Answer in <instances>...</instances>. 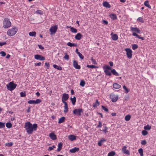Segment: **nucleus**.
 Wrapping results in <instances>:
<instances>
[{
	"instance_id": "nucleus-1",
	"label": "nucleus",
	"mask_w": 156,
	"mask_h": 156,
	"mask_svg": "<svg viewBox=\"0 0 156 156\" xmlns=\"http://www.w3.org/2000/svg\"><path fill=\"white\" fill-rule=\"evenodd\" d=\"M27 133L29 134L32 133L33 131H36L37 127V124H34L32 125L30 122L25 123V127Z\"/></svg>"
},
{
	"instance_id": "nucleus-2",
	"label": "nucleus",
	"mask_w": 156,
	"mask_h": 156,
	"mask_svg": "<svg viewBox=\"0 0 156 156\" xmlns=\"http://www.w3.org/2000/svg\"><path fill=\"white\" fill-rule=\"evenodd\" d=\"M17 31L18 29L16 27H13L7 31V34L10 36H13L15 34Z\"/></svg>"
},
{
	"instance_id": "nucleus-3",
	"label": "nucleus",
	"mask_w": 156,
	"mask_h": 156,
	"mask_svg": "<svg viewBox=\"0 0 156 156\" xmlns=\"http://www.w3.org/2000/svg\"><path fill=\"white\" fill-rule=\"evenodd\" d=\"M3 27L5 28H7L11 26V23L9 19L7 18H5L3 21Z\"/></svg>"
},
{
	"instance_id": "nucleus-4",
	"label": "nucleus",
	"mask_w": 156,
	"mask_h": 156,
	"mask_svg": "<svg viewBox=\"0 0 156 156\" xmlns=\"http://www.w3.org/2000/svg\"><path fill=\"white\" fill-rule=\"evenodd\" d=\"M17 86V84L14 83L12 82L9 83L8 84L6 85L7 89L10 91H12L14 90Z\"/></svg>"
},
{
	"instance_id": "nucleus-5",
	"label": "nucleus",
	"mask_w": 156,
	"mask_h": 156,
	"mask_svg": "<svg viewBox=\"0 0 156 156\" xmlns=\"http://www.w3.org/2000/svg\"><path fill=\"white\" fill-rule=\"evenodd\" d=\"M83 112V110L81 108H76L74 109L73 111V114L78 116H80L81 113Z\"/></svg>"
},
{
	"instance_id": "nucleus-6",
	"label": "nucleus",
	"mask_w": 156,
	"mask_h": 156,
	"mask_svg": "<svg viewBox=\"0 0 156 156\" xmlns=\"http://www.w3.org/2000/svg\"><path fill=\"white\" fill-rule=\"evenodd\" d=\"M109 98L111 99L112 101L113 102H116L118 99V96L113 93L110 94Z\"/></svg>"
},
{
	"instance_id": "nucleus-7",
	"label": "nucleus",
	"mask_w": 156,
	"mask_h": 156,
	"mask_svg": "<svg viewBox=\"0 0 156 156\" xmlns=\"http://www.w3.org/2000/svg\"><path fill=\"white\" fill-rule=\"evenodd\" d=\"M125 51L126 52V55L129 59H130L132 57V50L129 48H126L125 49Z\"/></svg>"
},
{
	"instance_id": "nucleus-8",
	"label": "nucleus",
	"mask_w": 156,
	"mask_h": 156,
	"mask_svg": "<svg viewBox=\"0 0 156 156\" xmlns=\"http://www.w3.org/2000/svg\"><path fill=\"white\" fill-rule=\"evenodd\" d=\"M58 27L57 25H54L51 26L49 29V31L51 32V34H52L56 33Z\"/></svg>"
},
{
	"instance_id": "nucleus-9",
	"label": "nucleus",
	"mask_w": 156,
	"mask_h": 156,
	"mask_svg": "<svg viewBox=\"0 0 156 156\" xmlns=\"http://www.w3.org/2000/svg\"><path fill=\"white\" fill-rule=\"evenodd\" d=\"M34 58L37 60H39L41 61H44L45 60L44 57L38 54L34 55Z\"/></svg>"
},
{
	"instance_id": "nucleus-10",
	"label": "nucleus",
	"mask_w": 156,
	"mask_h": 156,
	"mask_svg": "<svg viewBox=\"0 0 156 156\" xmlns=\"http://www.w3.org/2000/svg\"><path fill=\"white\" fill-rule=\"evenodd\" d=\"M127 147L126 146H124L122 148V152L124 154L127 155H129V151L126 149Z\"/></svg>"
},
{
	"instance_id": "nucleus-11",
	"label": "nucleus",
	"mask_w": 156,
	"mask_h": 156,
	"mask_svg": "<svg viewBox=\"0 0 156 156\" xmlns=\"http://www.w3.org/2000/svg\"><path fill=\"white\" fill-rule=\"evenodd\" d=\"M73 67L76 69H80L81 68L80 66L78 65L77 61L76 60L73 61Z\"/></svg>"
},
{
	"instance_id": "nucleus-12",
	"label": "nucleus",
	"mask_w": 156,
	"mask_h": 156,
	"mask_svg": "<svg viewBox=\"0 0 156 156\" xmlns=\"http://www.w3.org/2000/svg\"><path fill=\"white\" fill-rule=\"evenodd\" d=\"M69 98V95L68 94L66 93H64L62 95V102H66Z\"/></svg>"
},
{
	"instance_id": "nucleus-13",
	"label": "nucleus",
	"mask_w": 156,
	"mask_h": 156,
	"mask_svg": "<svg viewBox=\"0 0 156 156\" xmlns=\"http://www.w3.org/2000/svg\"><path fill=\"white\" fill-rule=\"evenodd\" d=\"M130 30L132 32H133V33L136 32L137 33L140 34V31L139 28L137 27H130Z\"/></svg>"
},
{
	"instance_id": "nucleus-14",
	"label": "nucleus",
	"mask_w": 156,
	"mask_h": 156,
	"mask_svg": "<svg viewBox=\"0 0 156 156\" xmlns=\"http://www.w3.org/2000/svg\"><path fill=\"white\" fill-rule=\"evenodd\" d=\"M111 38L114 41H116L118 39V37L117 35L116 34H113V33L111 34Z\"/></svg>"
},
{
	"instance_id": "nucleus-15",
	"label": "nucleus",
	"mask_w": 156,
	"mask_h": 156,
	"mask_svg": "<svg viewBox=\"0 0 156 156\" xmlns=\"http://www.w3.org/2000/svg\"><path fill=\"white\" fill-rule=\"evenodd\" d=\"M64 105V112L65 113H66L68 111V105L66 102H63Z\"/></svg>"
},
{
	"instance_id": "nucleus-16",
	"label": "nucleus",
	"mask_w": 156,
	"mask_h": 156,
	"mask_svg": "<svg viewBox=\"0 0 156 156\" xmlns=\"http://www.w3.org/2000/svg\"><path fill=\"white\" fill-rule=\"evenodd\" d=\"M49 136L52 140H53L57 139L56 135L53 133H50L49 135Z\"/></svg>"
},
{
	"instance_id": "nucleus-17",
	"label": "nucleus",
	"mask_w": 156,
	"mask_h": 156,
	"mask_svg": "<svg viewBox=\"0 0 156 156\" xmlns=\"http://www.w3.org/2000/svg\"><path fill=\"white\" fill-rule=\"evenodd\" d=\"M82 37V35L80 33L77 34L75 37V39L77 40H80Z\"/></svg>"
},
{
	"instance_id": "nucleus-18",
	"label": "nucleus",
	"mask_w": 156,
	"mask_h": 156,
	"mask_svg": "<svg viewBox=\"0 0 156 156\" xmlns=\"http://www.w3.org/2000/svg\"><path fill=\"white\" fill-rule=\"evenodd\" d=\"M79 148L78 147H75L72 149H70L69 150V152L71 153H74L79 151Z\"/></svg>"
},
{
	"instance_id": "nucleus-19",
	"label": "nucleus",
	"mask_w": 156,
	"mask_h": 156,
	"mask_svg": "<svg viewBox=\"0 0 156 156\" xmlns=\"http://www.w3.org/2000/svg\"><path fill=\"white\" fill-rule=\"evenodd\" d=\"M103 6L107 8H109L111 7V5L110 4L107 2H104L103 3Z\"/></svg>"
},
{
	"instance_id": "nucleus-20",
	"label": "nucleus",
	"mask_w": 156,
	"mask_h": 156,
	"mask_svg": "<svg viewBox=\"0 0 156 156\" xmlns=\"http://www.w3.org/2000/svg\"><path fill=\"white\" fill-rule=\"evenodd\" d=\"M132 35L133 36H136L137 38H138L139 39H141L142 40H144L145 39L143 37H140L136 33H133L132 34Z\"/></svg>"
},
{
	"instance_id": "nucleus-21",
	"label": "nucleus",
	"mask_w": 156,
	"mask_h": 156,
	"mask_svg": "<svg viewBox=\"0 0 156 156\" xmlns=\"http://www.w3.org/2000/svg\"><path fill=\"white\" fill-rule=\"evenodd\" d=\"M113 87L115 89H118L121 87V86L117 83H114L113 84Z\"/></svg>"
},
{
	"instance_id": "nucleus-22",
	"label": "nucleus",
	"mask_w": 156,
	"mask_h": 156,
	"mask_svg": "<svg viewBox=\"0 0 156 156\" xmlns=\"http://www.w3.org/2000/svg\"><path fill=\"white\" fill-rule=\"evenodd\" d=\"M100 105V103L98 102V99H96V100L95 102L93 104V107L94 108H96L98 106Z\"/></svg>"
},
{
	"instance_id": "nucleus-23",
	"label": "nucleus",
	"mask_w": 156,
	"mask_h": 156,
	"mask_svg": "<svg viewBox=\"0 0 156 156\" xmlns=\"http://www.w3.org/2000/svg\"><path fill=\"white\" fill-rule=\"evenodd\" d=\"M62 146V144L61 142L59 143L58 144V147L57 149L58 151H59L61 150Z\"/></svg>"
},
{
	"instance_id": "nucleus-24",
	"label": "nucleus",
	"mask_w": 156,
	"mask_h": 156,
	"mask_svg": "<svg viewBox=\"0 0 156 156\" xmlns=\"http://www.w3.org/2000/svg\"><path fill=\"white\" fill-rule=\"evenodd\" d=\"M68 138L71 141H72L74 140H75L76 139V137L75 136L72 135L69 136H68Z\"/></svg>"
},
{
	"instance_id": "nucleus-25",
	"label": "nucleus",
	"mask_w": 156,
	"mask_h": 156,
	"mask_svg": "<svg viewBox=\"0 0 156 156\" xmlns=\"http://www.w3.org/2000/svg\"><path fill=\"white\" fill-rule=\"evenodd\" d=\"M110 18L113 20H116L117 19V17L116 14H112L109 16Z\"/></svg>"
},
{
	"instance_id": "nucleus-26",
	"label": "nucleus",
	"mask_w": 156,
	"mask_h": 156,
	"mask_svg": "<svg viewBox=\"0 0 156 156\" xmlns=\"http://www.w3.org/2000/svg\"><path fill=\"white\" fill-rule=\"evenodd\" d=\"M53 67L59 70H61L62 69V68L60 66H57L55 64L53 65Z\"/></svg>"
},
{
	"instance_id": "nucleus-27",
	"label": "nucleus",
	"mask_w": 156,
	"mask_h": 156,
	"mask_svg": "<svg viewBox=\"0 0 156 156\" xmlns=\"http://www.w3.org/2000/svg\"><path fill=\"white\" fill-rule=\"evenodd\" d=\"M111 72L112 74L116 76H119V74L116 71L115 69H113L111 70Z\"/></svg>"
},
{
	"instance_id": "nucleus-28",
	"label": "nucleus",
	"mask_w": 156,
	"mask_h": 156,
	"mask_svg": "<svg viewBox=\"0 0 156 156\" xmlns=\"http://www.w3.org/2000/svg\"><path fill=\"white\" fill-rule=\"evenodd\" d=\"M65 118L64 117H62L60 118L58 120V123H61L65 121Z\"/></svg>"
},
{
	"instance_id": "nucleus-29",
	"label": "nucleus",
	"mask_w": 156,
	"mask_h": 156,
	"mask_svg": "<svg viewBox=\"0 0 156 156\" xmlns=\"http://www.w3.org/2000/svg\"><path fill=\"white\" fill-rule=\"evenodd\" d=\"M70 99L73 105H75L76 101V98L75 97H74L73 98H70Z\"/></svg>"
},
{
	"instance_id": "nucleus-30",
	"label": "nucleus",
	"mask_w": 156,
	"mask_h": 156,
	"mask_svg": "<svg viewBox=\"0 0 156 156\" xmlns=\"http://www.w3.org/2000/svg\"><path fill=\"white\" fill-rule=\"evenodd\" d=\"M151 126L147 124V125L144 126V128L145 130H149L151 129Z\"/></svg>"
},
{
	"instance_id": "nucleus-31",
	"label": "nucleus",
	"mask_w": 156,
	"mask_h": 156,
	"mask_svg": "<svg viewBox=\"0 0 156 156\" xmlns=\"http://www.w3.org/2000/svg\"><path fill=\"white\" fill-rule=\"evenodd\" d=\"M104 72L105 73L106 75H108L109 76H110L111 75V72L108 70L105 69Z\"/></svg>"
},
{
	"instance_id": "nucleus-32",
	"label": "nucleus",
	"mask_w": 156,
	"mask_h": 156,
	"mask_svg": "<svg viewBox=\"0 0 156 156\" xmlns=\"http://www.w3.org/2000/svg\"><path fill=\"white\" fill-rule=\"evenodd\" d=\"M29 35L30 36L35 37L36 36V33L35 31L31 32H29Z\"/></svg>"
},
{
	"instance_id": "nucleus-33",
	"label": "nucleus",
	"mask_w": 156,
	"mask_h": 156,
	"mask_svg": "<svg viewBox=\"0 0 156 156\" xmlns=\"http://www.w3.org/2000/svg\"><path fill=\"white\" fill-rule=\"evenodd\" d=\"M70 31L74 33H76L77 32V30L75 28L73 27H70Z\"/></svg>"
},
{
	"instance_id": "nucleus-34",
	"label": "nucleus",
	"mask_w": 156,
	"mask_h": 156,
	"mask_svg": "<svg viewBox=\"0 0 156 156\" xmlns=\"http://www.w3.org/2000/svg\"><path fill=\"white\" fill-rule=\"evenodd\" d=\"M131 118V116L129 115H126L125 117V119L126 121H128L130 120Z\"/></svg>"
},
{
	"instance_id": "nucleus-35",
	"label": "nucleus",
	"mask_w": 156,
	"mask_h": 156,
	"mask_svg": "<svg viewBox=\"0 0 156 156\" xmlns=\"http://www.w3.org/2000/svg\"><path fill=\"white\" fill-rule=\"evenodd\" d=\"M67 44L68 46L71 47L76 46V44L74 43H72L70 42H68Z\"/></svg>"
},
{
	"instance_id": "nucleus-36",
	"label": "nucleus",
	"mask_w": 156,
	"mask_h": 156,
	"mask_svg": "<svg viewBox=\"0 0 156 156\" xmlns=\"http://www.w3.org/2000/svg\"><path fill=\"white\" fill-rule=\"evenodd\" d=\"M144 5L147 7H148L150 8H151V6L149 5L148 1H146L144 2Z\"/></svg>"
},
{
	"instance_id": "nucleus-37",
	"label": "nucleus",
	"mask_w": 156,
	"mask_h": 156,
	"mask_svg": "<svg viewBox=\"0 0 156 156\" xmlns=\"http://www.w3.org/2000/svg\"><path fill=\"white\" fill-rule=\"evenodd\" d=\"M6 127L8 128H10L12 127V125L11 122H8L6 124Z\"/></svg>"
},
{
	"instance_id": "nucleus-38",
	"label": "nucleus",
	"mask_w": 156,
	"mask_h": 156,
	"mask_svg": "<svg viewBox=\"0 0 156 156\" xmlns=\"http://www.w3.org/2000/svg\"><path fill=\"white\" fill-rule=\"evenodd\" d=\"M138 152L140 154V156H143V151L142 148H140L138 150Z\"/></svg>"
},
{
	"instance_id": "nucleus-39",
	"label": "nucleus",
	"mask_w": 156,
	"mask_h": 156,
	"mask_svg": "<svg viewBox=\"0 0 156 156\" xmlns=\"http://www.w3.org/2000/svg\"><path fill=\"white\" fill-rule=\"evenodd\" d=\"M87 67L88 68H91L92 69L98 68L97 66L94 65H87Z\"/></svg>"
},
{
	"instance_id": "nucleus-40",
	"label": "nucleus",
	"mask_w": 156,
	"mask_h": 156,
	"mask_svg": "<svg viewBox=\"0 0 156 156\" xmlns=\"http://www.w3.org/2000/svg\"><path fill=\"white\" fill-rule=\"evenodd\" d=\"M115 154V151H112L109 152L108 154V156H114Z\"/></svg>"
},
{
	"instance_id": "nucleus-41",
	"label": "nucleus",
	"mask_w": 156,
	"mask_h": 156,
	"mask_svg": "<svg viewBox=\"0 0 156 156\" xmlns=\"http://www.w3.org/2000/svg\"><path fill=\"white\" fill-rule=\"evenodd\" d=\"M103 69H106V70H111V67H110L108 65H105L103 67Z\"/></svg>"
},
{
	"instance_id": "nucleus-42",
	"label": "nucleus",
	"mask_w": 156,
	"mask_h": 156,
	"mask_svg": "<svg viewBox=\"0 0 156 156\" xmlns=\"http://www.w3.org/2000/svg\"><path fill=\"white\" fill-rule=\"evenodd\" d=\"M132 46V49L133 50H135L138 48V46L135 44H133Z\"/></svg>"
},
{
	"instance_id": "nucleus-43",
	"label": "nucleus",
	"mask_w": 156,
	"mask_h": 156,
	"mask_svg": "<svg viewBox=\"0 0 156 156\" xmlns=\"http://www.w3.org/2000/svg\"><path fill=\"white\" fill-rule=\"evenodd\" d=\"M85 84V81L83 80H81L80 82V85L82 87H83L84 86Z\"/></svg>"
},
{
	"instance_id": "nucleus-44",
	"label": "nucleus",
	"mask_w": 156,
	"mask_h": 156,
	"mask_svg": "<svg viewBox=\"0 0 156 156\" xmlns=\"http://www.w3.org/2000/svg\"><path fill=\"white\" fill-rule=\"evenodd\" d=\"M137 21L141 23H144V21L143 19L141 17H139L137 19Z\"/></svg>"
},
{
	"instance_id": "nucleus-45",
	"label": "nucleus",
	"mask_w": 156,
	"mask_h": 156,
	"mask_svg": "<svg viewBox=\"0 0 156 156\" xmlns=\"http://www.w3.org/2000/svg\"><path fill=\"white\" fill-rule=\"evenodd\" d=\"M35 104L40 103L41 102V100L39 99H37L36 100H34Z\"/></svg>"
},
{
	"instance_id": "nucleus-46",
	"label": "nucleus",
	"mask_w": 156,
	"mask_h": 156,
	"mask_svg": "<svg viewBox=\"0 0 156 156\" xmlns=\"http://www.w3.org/2000/svg\"><path fill=\"white\" fill-rule=\"evenodd\" d=\"M56 147L55 145H53L51 147H49L48 149V151H51L54 148H55Z\"/></svg>"
},
{
	"instance_id": "nucleus-47",
	"label": "nucleus",
	"mask_w": 156,
	"mask_h": 156,
	"mask_svg": "<svg viewBox=\"0 0 156 156\" xmlns=\"http://www.w3.org/2000/svg\"><path fill=\"white\" fill-rule=\"evenodd\" d=\"M36 13L37 14L42 15L43 14V12L40 10H37L36 11Z\"/></svg>"
},
{
	"instance_id": "nucleus-48",
	"label": "nucleus",
	"mask_w": 156,
	"mask_h": 156,
	"mask_svg": "<svg viewBox=\"0 0 156 156\" xmlns=\"http://www.w3.org/2000/svg\"><path fill=\"white\" fill-rule=\"evenodd\" d=\"M5 127V123L0 122V129L2 128Z\"/></svg>"
},
{
	"instance_id": "nucleus-49",
	"label": "nucleus",
	"mask_w": 156,
	"mask_h": 156,
	"mask_svg": "<svg viewBox=\"0 0 156 156\" xmlns=\"http://www.w3.org/2000/svg\"><path fill=\"white\" fill-rule=\"evenodd\" d=\"M108 129V128L106 126H105L104 127V129L102 131L104 133H106L108 132V131H107Z\"/></svg>"
},
{
	"instance_id": "nucleus-50",
	"label": "nucleus",
	"mask_w": 156,
	"mask_h": 156,
	"mask_svg": "<svg viewBox=\"0 0 156 156\" xmlns=\"http://www.w3.org/2000/svg\"><path fill=\"white\" fill-rule=\"evenodd\" d=\"M20 97H25L26 96V93L25 92H21L20 93Z\"/></svg>"
},
{
	"instance_id": "nucleus-51",
	"label": "nucleus",
	"mask_w": 156,
	"mask_h": 156,
	"mask_svg": "<svg viewBox=\"0 0 156 156\" xmlns=\"http://www.w3.org/2000/svg\"><path fill=\"white\" fill-rule=\"evenodd\" d=\"M142 134L144 136H146L148 132L145 130H144L142 131Z\"/></svg>"
},
{
	"instance_id": "nucleus-52",
	"label": "nucleus",
	"mask_w": 156,
	"mask_h": 156,
	"mask_svg": "<svg viewBox=\"0 0 156 156\" xmlns=\"http://www.w3.org/2000/svg\"><path fill=\"white\" fill-rule=\"evenodd\" d=\"M77 54L80 58H81L82 59H83V56L80 52H78Z\"/></svg>"
},
{
	"instance_id": "nucleus-53",
	"label": "nucleus",
	"mask_w": 156,
	"mask_h": 156,
	"mask_svg": "<svg viewBox=\"0 0 156 156\" xmlns=\"http://www.w3.org/2000/svg\"><path fill=\"white\" fill-rule=\"evenodd\" d=\"M63 58L66 60H68L69 59V55L66 53Z\"/></svg>"
},
{
	"instance_id": "nucleus-54",
	"label": "nucleus",
	"mask_w": 156,
	"mask_h": 156,
	"mask_svg": "<svg viewBox=\"0 0 156 156\" xmlns=\"http://www.w3.org/2000/svg\"><path fill=\"white\" fill-rule=\"evenodd\" d=\"M123 88L125 90L126 93H127L129 92V90L126 87V86L125 85H124L123 86Z\"/></svg>"
},
{
	"instance_id": "nucleus-55",
	"label": "nucleus",
	"mask_w": 156,
	"mask_h": 156,
	"mask_svg": "<svg viewBox=\"0 0 156 156\" xmlns=\"http://www.w3.org/2000/svg\"><path fill=\"white\" fill-rule=\"evenodd\" d=\"M0 54L2 56H5L6 55V53L4 51H2L0 52Z\"/></svg>"
},
{
	"instance_id": "nucleus-56",
	"label": "nucleus",
	"mask_w": 156,
	"mask_h": 156,
	"mask_svg": "<svg viewBox=\"0 0 156 156\" xmlns=\"http://www.w3.org/2000/svg\"><path fill=\"white\" fill-rule=\"evenodd\" d=\"M101 107L106 112H108V109L107 108L105 107V106L102 105L101 106Z\"/></svg>"
},
{
	"instance_id": "nucleus-57",
	"label": "nucleus",
	"mask_w": 156,
	"mask_h": 156,
	"mask_svg": "<svg viewBox=\"0 0 156 156\" xmlns=\"http://www.w3.org/2000/svg\"><path fill=\"white\" fill-rule=\"evenodd\" d=\"M28 103L29 104H35L34 100H30L28 101Z\"/></svg>"
},
{
	"instance_id": "nucleus-58",
	"label": "nucleus",
	"mask_w": 156,
	"mask_h": 156,
	"mask_svg": "<svg viewBox=\"0 0 156 156\" xmlns=\"http://www.w3.org/2000/svg\"><path fill=\"white\" fill-rule=\"evenodd\" d=\"M45 66H47V69H48L49 68L50 65L49 63L48 62H45Z\"/></svg>"
},
{
	"instance_id": "nucleus-59",
	"label": "nucleus",
	"mask_w": 156,
	"mask_h": 156,
	"mask_svg": "<svg viewBox=\"0 0 156 156\" xmlns=\"http://www.w3.org/2000/svg\"><path fill=\"white\" fill-rule=\"evenodd\" d=\"M90 60L92 61V62L93 63L96 64V61L93 57H91L90 58Z\"/></svg>"
},
{
	"instance_id": "nucleus-60",
	"label": "nucleus",
	"mask_w": 156,
	"mask_h": 156,
	"mask_svg": "<svg viewBox=\"0 0 156 156\" xmlns=\"http://www.w3.org/2000/svg\"><path fill=\"white\" fill-rule=\"evenodd\" d=\"M147 143V142L145 140H144L141 141V144L143 145H145Z\"/></svg>"
},
{
	"instance_id": "nucleus-61",
	"label": "nucleus",
	"mask_w": 156,
	"mask_h": 156,
	"mask_svg": "<svg viewBox=\"0 0 156 156\" xmlns=\"http://www.w3.org/2000/svg\"><path fill=\"white\" fill-rule=\"evenodd\" d=\"M98 125L97 126V127L98 128H101L102 126V123L101 122L99 121L98 122Z\"/></svg>"
},
{
	"instance_id": "nucleus-62",
	"label": "nucleus",
	"mask_w": 156,
	"mask_h": 156,
	"mask_svg": "<svg viewBox=\"0 0 156 156\" xmlns=\"http://www.w3.org/2000/svg\"><path fill=\"white\" fill-rule=\"evenodd\" d=\"M102 22L105 25H107L108 24V22L106 20H102Z\"/></svg>"
},
{
	"instance_id": "nucleus-63",
	"label": "nucleus",
	"mask_w": 156,
	"mask_h": 156,
	"mask_svg": "<svg viewBox=\"0 0 156 156\" xmlns=\"http://www.w3.org/2000/svg\"><path fill=\"white\" fill-rule=\"evenodd\" d=\"M12 142L6 144V145L7 146H9V147H11L12 145Z\"/></svg>"
},
{
	"instance_id": "nucleus-64",
	"label": "nucleus",
	"mask_w": 156,
	"mask_h": 156,
	"mask_svg": "<svg viewBox=\"0 0 156 156\" xmlns=\"http://www.w3.org/2000/svg\"><path fill=\"white\" fill-rule=\"evenodd\" d=\"M6 44V43L5 42H0V46H2Z\"/></svg>"
}]
</instances>
